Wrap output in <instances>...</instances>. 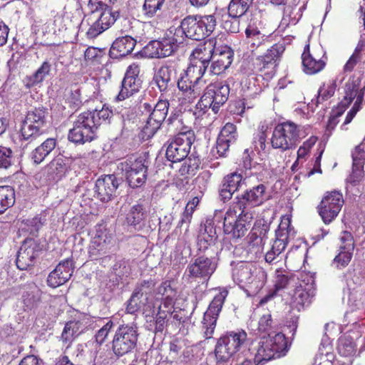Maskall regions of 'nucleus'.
Returning a JSON list of instances; mask_svg holds the SVG:
<instances>
[{
	"label": "nucleus",
	"mask_w": 365,
	"mask_h": 365,
	"mask_svg": "<svg viewBox=\"0 0 365 365\" xmlns=\"http://www.w3.org/2000/svg\"><path fill=\"white\" fill-rule=\"evenodd\" d=\"M230 94V86L222 82L209 84L201 97L199 104L205 108L210 107L217 113L221 106L227 101Z\"/></svg>",
	"instance_id": "obj_16"
},
{
	"label": "nucleus",
	"mask_w": 365,
	"mask_h": 365,
	"mask_svg": "<svg viewBox=\"0 0 365 365\" xmlns=\"http://www.w3.org/2000/svg\"><path fill=\"white\" fill-rule=\"evenodd\" d=\"M314 294L315 290L312 283L305 285L300 284L295 288L292 294V304L299 311L304 306L310 304L311 299Z\"/></svg>",
	"instance_id": "obj_32"
},
{
	"label": "nucleus",
	"mask_w": 365,
	"mask_h": 365,
	"mask_svg": "<svg viewBox=\"0 0 365 365\" xmlns=\"http://www.w3.org/2000/svg\"><path fill=\"white\" fill-rule=\"evenodd\" d=\"M284 50V43H277L268 48L264 55L258 56L256 63L259 71L271 69L270 72H272L276 66V62L279 59Z\"/></svg>",
	"instance_id": "obj_29"
},
{
	"label": "nucleus",
	"mask_w": 365,
	"mask_h": 365,
	"mask_svg": "<svg viewBox=\"0 0 365 365\" xmlns=\"http://www.w3.org/2000/svg\"><path fill=\"white\" fill-rule=\"evenodd\" d=\"M145 53L150 58H165L171 56L170 48L161 40L150 41L144 48Z\"/></svg>",
	"instance_id": "obj_39"
},
{
	"label": "nucleus",
	"mask_w": 365,
	"mask_h": 365,
	"mask_svg": "<svg viewBox=\"0 0 365 365\" xmlns=\"http://www.w3.org/2000/svg\"><path fill=\"white\" fill-rule=\"evenodd\" d=\"M354 165H364L365 160V152L361 145H358L354 148L351 154Z\"/></svg>",
	"instance_id": "obj_64"
},
{
	"label": "nucleus",
	"mask_w": 365,
	"mask_h": 365,
	"mask_svg": "<svg viewBox=\"0 0 365 365\" xmlns=\"http://www.w3.org/2000/svg\"><path fill=\"white\" fill-rule=\"evenodd\" d=\"M294 237V228L291 226V220L288 217H284L276 232V239L272 243V247L265 255V261L269 264H277L284 259L283 252L287 245V240Z\"/></svg>",
	"instance_id": "obj_8"
},
{
	"label": "nucleus",
	"mask_w": 365,
	"mask_h": 365,
	"mask_svg": "<svg viewBox=\"0 0 365 365\" xmlns=\"http://www.w3.org/2000/svg\"><path fill=\"white\" fill-rule=\"evenodd\" d=\"M140 299L139 293L138 292H133L127 304V313L135 314L140 309L141 303Z\"/></svg>",
	"instance_id": "obj_58"
},
{
	"label": "nucleus",
	"mask_w": 365,
	"mask_h": 365,
	"mask_svg": "<svg viewBox=\"0 0 365 365\" xmlns=\"http://www.w3.org/2000/svg\"><path fill=\"white\" fill-rule=\"evenodd\" d=\"M169 107L170 103L166 99H159L154 106L148 103L143 104L144 111L149 113V117L142 130L143 138L149 139L155 135L165 120Z\"/></svg>",
	"instance_id": "obj_9"
},
{
	"label": "nucleus",
	"mask_w": 365,
	"mask_h": 365,
	"mask_svg": "<svg viewBox=\"0 0 365 365\" xmlns=\"http://www.w3.org/2000/svg\"><path fill=\"white\" fill-rule=\"evenodd\" d=\"M259 128H260L261 131L257 135V138L254 141L255 148L256 150H257L258 152H259L261 150H264V149L266 148L265 143H266L267 135L265 134V130H266V128H267V127L264 125H261L259 126Z\"/></svg>",
	"instance_id": "obj_63"
},
{
	"label": "nucleus",
	"mask_w": 365,
	"mask_h": 365,
	"mask_svg": "<svg viewBox=\"0 0 365 365\" xmlns=\"http://www.w3.org/2000/svg\"><path fill=\"white\" fill-rule=\"evenodd\" d=\"M339 249L354 250V238L349 232L344 231L341 233L339 237Z\"/></svg>",
	"instance_id": "obj_57"
},
{
	"label": "nucleus",
	"mask_w": 365,
	"mask_h": 365,
	"mask_svg": "<svg viewBox=\"0 0 365 365\" xmlns=\"http://www.w3.org/2000/svg\"><path fill=\"white\" fill-rule=\"evenodd\" d=\"M39 251L38 245L33 239L24 240L16 257V266L21 270H26L34 263Z\"/></svg>",
	"instance_id": "obj_26"
},
{
	"label": "nucleus",
	"mask_w": 365,
	"mask_h": 365,
	"mask_svg": "<svg viewBox=\"0 0 365 365\" xmlns=\"http://www.w3.org/2000/svg\"><path fill=\"white\" fill-rule=\"evenodd\" d=\"M73 269V262L71 259L68 258L60 262L48 274L47 284L52 288H56L65 284L72 276Z\"/></svg>",
	"instance_id": "obj_25"
},
{
	"label": "nucleus",
	"mask_w": 365,
	"mask_h": 365,
	"mask_svg": "<svg viewBox=\"0 0 365 365\" xmlns=\"http://www.w3.org/2000/svg\"><path fill=\"white\" fill-rule=\"evenodd\" d=\"M217 268L215 258L202 255L191 262L185 269V274L191 279L207 281Z\"/></svg>",
	"instance_id": "obj_20"
},
{
	"label": "nucleus",
	"mask_w": 365,
	"mask_h": 365,
	"mask_svg": "<svg viewBox=\"0 0 365 365\" xmlns=\"http://www.w3.org/2000/svg\"><path fill=\"white\" fill-rule=\"evenodd\" d=\"M175 297H165L162 299L161 304L158 307V312H163L166 315L170 316L174 309Z\"/></svg>",
	"instance_id": "obj_62"
},
{
	"label": "nucleus",
	"mask_w": 365,
	"mask_h": 365,
	"mask_svg": "<svg viewBox=\"0 0 365 365\" xmlns=\"http://www.w3.org/2000/svg\"><path fill=\"white\" fill-rule=\"evenodd\" d=\"M242 184V177L240 174L233 173L224 178L220 189V195L223 200H230L234 192Z\"/></svg>",
	"instance_id": "obj_35"
},
{
	"label": "nucleus",
	"mask_w": 365,
	"mask_h": 365,
	"mask_svg": "<svg viewBox=\"0 0 365 365\" xmlns=\"http://www.w3.org/2000/svg\"><path fill=\"white\" fill-rule=\"evenodd\" d=\"M14 203V192L9 186L0 187V214L4 212Z\"/></svg>",
	"instance_id": "obj_44"
},
{
	"label": "nucleus",
	"mask_w": 365,
	"mask_h": 365,
	"mask_svg": "<svg viewBox=\"0 0 365 365\" xmlns=\"http://www.w3.org/2000/svg\"><path fill=\"white\" fill-rule=\"evenodd\" d=\"M46 115L47 112L44 108H35L29 110L21 125L22 139L31 142L43 134Z\"/></svg>",
	"instance_id": "obj_11"
},
{
	"label": "nucleus",
	"mask_w": 365,
	"mask_h": 365,
	"mask_svg": "<svg viewBox=\"0 0 365 365\" xmlns=\"http://www.w3.org/2000/svg\"><path fill=\"white\" fill-rule=\"evenodd\" d=\"M203 76L190 66L180 73L177 86L187 103H193L200 96L202 86L206 83V81L202 79Z\"/></svg>",
	"instance_id": "obj_10"
},
{
	"label": "nucleus",
	"mask_w": 365,
	"mask_h": 365,
	"mask_svg": "<svg viewBox=\"0 0 365 365\" xmlns=\"http://www.w3.org/2000/svg\"><path fill=\"white\" fill-rule=\"evenodd\" d=\"M90 318L87 315H81L77 319L67 322L61 334V340L67 347L82 334L88 327Z\"/></svg>",
	"instance_id": "obj_27"
},
{
	"label": "nucleus",
	"mask_w": 365,
	"mask_h": 365,
	"mask_svg": "<svg viewBox=\"0 0 365 365\" xmlns=\"http://www.w3.org/2000/svg\"><path fill=\"white\" fill-rule=\"evenodd\" d=\"M227 295L228 291L226 289H220L204 314L200 329L203 336L207 339L212 337L219 314Z\"/></svg>",
	"instance_id": "obj_13"
},
{
	"label": "nucleus",
	"mask_w": 365,
	"mask_h": 365,
	"mask_svg": "<svg viewBox=\"0 0 365 365\" xmlns=\"http://www.w3.org/2000/svg\"><path fill=\"white\" fill-rule=\"evenodd\" d=\"M51 68V64L49 61H45L35 73L28 78L26 86L31 88L41 82L49 74Z\"/></svg>",
	"instance_id": "obj_42"
},
{
	"label": "nucleus",
	"mask_w": 365,
	"mask_h": 365,
	"mask_svg": "<svg viewBox=\"0 0 365 365\" xmlns=\"http://www.w3.org/2000/svg\"><path fill=\"white\" fill-rule=\"evenodd\" d=\"M155 283L153 280H144L136 287L134 292H138L139 293V296L140 298L143 295H145L147 297L152 292Z\"/></svg>",
	"instance_id": "obj_61"
},
{
	"label": "nucleus",
	"mask_w": 365,
	"mask_h": 365,
	"mask_svg": "<svg viewBox=\"0 0 365 365\" xmlns=\"http://www.w3.org/2000/svg\"><path fill=\"white\" fill-rule=\"evenodd\" d=\"M217 238L216 230L211 223L205 225L200 230L197 236V247L200 251H205L209 247L215 245V242Z\"/></svg>",
	"instance_id": "obj_38"
},
{
	"label": "nucleus",
	"mask_w": 365,
	"mask_h": 365,
	"mask_svg": "<svg viewBox=\"0 0 365 365\" xmlns=\"http://www.w3.org/2000/svg\"><path fill=\"white\" fill-rule=\"evenodd\" d=\"M113 322L111 320H108L100 329H98L95 335V341L98 344L101 345L105 342L111 329L113 328Z\"/></svg>",
	"instance_id": "obj_56"
},
{
	"label": "nucleus",
	"mask_w": 365,
	"mask_h": 365,
	"mask_svg": "<svg viewBox=\"0 0 365 365\" xmlns=\"http://www.w3.org/2000/svg\"><path fill=\"white\" fill-rule=\"evenodd\" d=\"M245 34L247 43L250 45L251 48H258L264 44L267 41L265 36L262 34L259 31L256 29L247 28L245 30Z\"/></svg>",
	"instance_id": "obj_45"
},
{
	"label": "nucleus",
	"mask_w": 365,
	"mask_h": 365,
	"mask_svg": "<svg viewBox=\"0 0 365 365\" xmlns=\"http://www.w3.org/2000/svg\"><path fill=\"white\" fill-rule=\"evenodd\" d=\"M336 88V80L329 81L327 83H324L318 91V96L317 103H320L324 101H327L334 96Z\"/></svg>",
	"instance_id": "obj_48"
},
{
	"label": "nucleus",
	"mask_w": 365,
	"mask_h": 365,
	"mask_svg": "<svg viewBox=\"0 0 365 365\" xmlns=\"http://www.w3.org/2000/svg\"><path fill=\"white\" fill-rule=\"evenodd\" d=\"M118 168L125 173L128 185L131 187H140L145 182L148 165L143 158H130L119 163Z\"/></svg>",
	"instance_id": "obj_14"
},
{
	"label": "nucleus",
	"mask_w": 365,
	"mask_h": 365,
	"mask_svg": "<svg viewBox=\"0 0 365 365\" xmlns=\"http://www.w3.org/2000/svg\"><path fill=\"white\" fill-rule=\"evenodd\" d=\"M265 187L258 185L247 191L239 198L236 208L238 210H248L247 205L257 206L261 205L265 200Z\"/></svg>",
	"instance_id": "obj_30"
},
{
	"label": "nucleus",
	"mask_w": 365,
	"mask_h": 365,
	"mask_svg": "<svg viewBox=\"0 0 365 365\" xmlns=\"http://www.w3.org/2000/svg\"><path fill=\"white\" fill-rule=\"evenodd\" d=\"M233 281L250 294L257 293L267 280V273L252 263L240 262L232 269Z\"/></svg>",
	"instance_id": "obj_1"
},
{
	"label": "nucleus",
	"mask_w": 365,
	"mask_h": 365,
	"mask_svg": "<svg viewBox=\"0 0 365 365\" xmlns=\"http://www.w3.org/2000/svg\"><path fill=\"white\" fill-rule=\"evenodd\" d=\"M67 170L66 160L62 155L53 158L43 170L48 181H58L62 178Z\"/></svg>",
	"instance_id": "obj_34"
},
{
	"label": "nucleus",
	"mask_w": 365,
	"mask_h": 365,
	"mask_svg": "<svg viewBox=\"0 0 365 365\" xmlns=\"http://www.w3.org/2000/svg\"><path fill=\"white\" fill-rule=\"evenodd\" d=\"M304 127L292 121H286L276 125L271 138L273 148L286 151L296 147L299 140L306 135Z\"/></svg>",
	"instance_id": "obj_4"
},
{
	"label": "nucleus",
	"mask_w": 365,
	"mask_h": 365,
	"mask_svg": "<svg viewBox=\"0 0 365 365\" xmlns=\"http://www.w3.org/2000/svg\"><path fill=\"white\" fill-rule=\"evenodd\" d=\"M292 15H293L292 6H284V10H283L282 19L279 25V29L280 31L285 30L287 29V27H288V26L290 24L295 25L297 23L298 19L296 17V16H292Z\"/></svg>",
	"instance_id": "obj_53"
},
{
	"label": "nucleus",
	"mask_w": 365,
	"mask_h": 365,
	"mask_svg": "<svg viewBox=\"0 0 365 365\" xmlns=\"http://www.w3.org/2000/svg\"><path fill=\"white\" fill-rule=\"evenodd\" d=\"M168 317L163 312H158L155 317H148L146 319V329L155 334L162 333L167 326Z\"/></svg>",
	"instance_id": "obj_41"
},
{
	"label": "nucleus",
	"mask_w": 365,
	"mask_h": 365,
	"mask_svg": "<svg viewBox=\"0 0 365 365\" xmlns=\"http://www.w3.org/2000/svg\"><path fill=\"white\" fill-rule=\"evenodd\" d=\"M250 6L242 0H232L228 6L229 16L238 19L247 12Z\"/></svg>",
	"instance_id": "obj_47"
},
{
	"label": "nucleus",
	"mask_w": 365,
	"mask_h": 365,
	"mask_svg": "<svg viewBox=\"0 0 365 365\" xmlns=\"http://www.w3.org/2000/svg\"><path fill=\"white\" fill-rule=\"evenodd\" d=\"M284 271L277 270L274 280V289L278 292L286 288L289 283V278Z\"/></svg>",
	"instance_id": "obj_60"
},
{
	"label": "nucleus",
	"mask_w": 365,
	"mask_h": 365,
	"mask_svg": "<svg viewBox=\"0 0 365 365\" xmlns=\"http://www.w3.org/2000/svg\"><path fill=\"white\" fill-rule=\"evenodd\" d=\"M138 329L135 326H121L115 331L112 344L113 353L123 356L136 346L138 341Z\"/></svg>",
	"instance_id": "obj_15"
},
{
	"label": "nucleus",
	"mask_w": 365,
	"mask_h": 365,
	"mask_svg": "<svg viewBox=\"0 0 365 365\" xmlns=\"http://www.w3.org/2000/svg\"><path fill=\"white\" fill-rule=\"evenodd\" d=\"M214 49L211 42L198 45L191 53L189 66L204 76L208 69Z\"/></svg>",
	"instance_id": "obj_23"
},
{
	"label": "nucleus",
	"mask_w": 365,
	"mask_h": 365,
	"mask_svg": "<svg viewBox=\"0 0 365 365\" xmlns=\"http://www.w3.org/2000/svg\"><path fill=\"white\" fill-rule=\"evenodd\" d=\"M136 45V40L130 36L117 38L110 49V56L118 58L130 54Z\"/></svg>",
	"instance_id": "obj_31"
},
{
	"label": "nucleus",
	"mask_w": 365,
	"mask_h": 365,
	"mask_svg": "<svg viewBox=\"0 0 365 365\" xmlns=\"http://www.w3.org/2000/svg\"><path fill=\"white\" fill-rule=\"evenodd\" d=\"M22 297L24 304L29 309L34 308L40 299L39 295L36 294L35 291L26 292L24 293Z\"/></svg>",
	"instance_id": "obj_59"
},
{
	"label": "nucleus",
	"mask_w": 365,
	"mask_h": 365,
	"mask_svg": "<svg viewBox=\"0 0 365 365\" xmlns=\"http://www.w3.org/2000/svg\"><path fill=\"white\" fill-rule=\"evenodd\" d=\"M139 73L140 67L137 63L128 66L121 83L120 91L116 97L118 101H123L139 91L142 84Z\"/></svg>",
	"instance_id": "obj_22"
},
{
	"label": "nucleus",
	"mask_w": 365,
	"mask_h": 365,
	"mask_svg": "<svg viewBox=\"0 0 365 365\" xmlns=\"http://www.w3.org/2000/svg\"><path fill=\"white\" fill-rule=\"evenodd\" d=\"M88 7L90 14L86 21L90 25L86 36L94 38L113 25L119 16L118 11H113L111 6L103 5L96 0H89Z\"/></svg>",
	"instance_id": "obj_2"
},
{
	"label": "nucleus",
	"mask_w": 365,
	"mask_h": 365,
	"mask_svg": "<svg viewBox=\"0 0 365 365\" xmlns=\"http://www.w3.org/2000/svg\"><path fill=\"white\" fill-rule=\"evenodd\" d=\"M118 185V180L114 175H105L96 180L95 192L100 200L108 202L115 195Z\"/></svg>",
	"instance_id": "obj_28"
},
{
	"label": "nucleus",
	"mask_w": 365,
	"mask_h": 365,
	"mask_svg": "<svg viewBox=\"0 0 365 365\" xmlns=\"http://www.w3.org/2000/svg\"><path fill=\"white\" fill-rule=\"evenodd\" d=\"M85 115H88L92 117L94 126L96 129L101 124H108L110 123V120L113 116V113L108 106L103 105L101 109H97L92 111L84 112Z\"/></svg>",
	"instance_id": "obj_40"
},
{
	"label": "nucleus",
	"mask_w": 365,
	"mask_h": 365,
	"mask_svg": "<svg viewBox=\"0 0 365 365\" xmlns=\"http://www.w3.org/2000/svg\"><path fill=\"white\" fill-rule=\"evenodd\" d=\"M240 210L241 212L238 214L236 207H230L224 216V232L235 239L245 235L253 219V215L249 210Z\"/></svg>",
	"instance_id": "obj_6"
},
{
	"label": "nucleus",
	"mask_w": 365,
	"mask_h": 365,
	"mask_svg": "<svg viewBox=\"0 0 365 365\" xmlns=\"http://www.w3.org/2000/svg\"><path fill=\"white\" fill-rule=\"evenodd\" d=\"M15 163L13 150L6 146L0 145V169L6 170Z\"/></svg>",
	"instance_id": "obj_50"
},
{
	"label": "nucleus",
	"mask_w": 365,
	"mask_h": 365,
	"mask_svg": "<svg viewBox=\"0 0 365 365\" xmlns=\"http://www.w3.org/2000/svg\"><path fill=\"white\" fill-rule=\"evenodd\" d=\"M113 247L112 234L106 229L99 227L89 246V256L92 259L108 261L110 257L107 255Z\"/></svg>",
	"instance_id": "obj_19"
},
{
	"label": "nucleus",
	"mask_w": 365,
	"mask_h": 365,
	"mask_svg": "<svg viewBox=\"0 0 365 365\" xmlns=\"http://www.w3.org/2000/svg\"><path fill=\"white\" fill-rule=\"evenodd\" d=\"M353 251L354 250L339 249V254L333 260V265L339 269L346 267L352 258Z\"/></svg>",
	"instance_id": "obj_52"
},
{
	"label": "nucleus",
	"mask_w": 365,
	"mask_h": 365,
	"mask_svg": "<svg viewBox=\"0 0 365 365\" xmlns=\"http://www.w3.org/2000/svg\"><path fill=\"white\" fill-rule=\"evenodd\" d=\"M186 37L195 41H201L210 35L216 26L214 15L188 16L182 21Z\"/></svg>",
	"instance_id": "obj_7"
},
{
	"label": "nucleus",
	"mask_w": 365,
	"mask_h": 365,
	"mask_svg": "<svg viewBox=\"0 0 365 365\" xmlns=\"http://www.w3.org/2000/svg\"><path fill=\"white\" fill-rule=\"evenodd\" d=\"M337 349L340 355L350 356L356 352V344L350 336L344 335L339 339Z\"/></svg>",
	"instance_id": "obj_43"
},
{
	"label": "nucleus",
	"mask_w": 365,
	"mask_h": 365,
	"mask_svg": "<svg viewBox=\"0 0 365 365\" xmlns=\"http://www.w3.org/2000/svg\"><path fill=\"white\" fill-rule=\"evenodd\" d=\"M146 217V213L141 205H133L126 217L128 224L136 225L140 224Z\"/></svg>",
	"instance_id": "obj_46"
},
{
	"label": "nucleus",
	"mask_w": 365,
	"mask_h": 365,
	"mask_svg": "<svg viewBox=\"0 0 365 365\" xmlns=\"http://www.w3.org/2000/svg\"><path fill=\"white\" fill-rule=\"evenodd\" d=\"M273 329V322L272 319V316L270 314L267 313L266 314H263L257 326V331L259 334L269 336V333L271 335H274V334H277L278 332H275L272 330Z\"/></svg>",
	"instance_id": "obj_49"
},
{
	"label": "nucleus",
	"mask_w": 365,
	"mask_h": 365,
	"mask_svg": "<svg viewBox=\"0 0 365 365\" xmlns=\"http://www.w3.org/2000/svg\"><path fill=\"white\" fill-rule=\"evenodd\" d=\"M247 339V333L243 330L227 332L218 339L215 345V355L217 361H228L245 344Z\"/></svg>",
	"instance_id": "obj_5"
},
{
	"label": "nucleus",
	"mask_w": 365,
	"mask_h": 365,
	"mask_svg": "<svg viewBox=\"0 0 365 365\" xmlns=\"http://www.w3.org/2000/svg\"><path fill=\"white\" fill-rule=\"evenodd\" d=\"M173 73V68L168 66H163L155 72L153 81L162 94L167 93L174 88L175 83L172 81Z\"/></svg>",
	"instance_id": "obj_33"
},
{
	"label": "nucleus",
	"mask_w": 365,
	"mask_h": 365,
	"mask_svg": "<svg viewBox=\"0 0 365 365\" xmlns=\"http://www.w3.org/2000/svg\"><path fill=\"white\" fill-rule=\"evenodd\" d=\"M186 34L182 29V24L179 26H171L164 34L163 42L170 48V51L173 54L178 48L179 45L182 43L185 39Z\"/></svg>",
	"instance_id": "obj_36"
},
{
	"label": "nucleus",
	"mask_w": 365,
	"mask_h": 365,
	"mask_svg": "<svg viewBox=\"0 0 365 365\" xmlns=\"http://www.w3.org/2000/svg\"><path fill=\"white\" fill-rule=\"evenodd\" d=\"M218 137L227 140L231 143H235L237 138L236 126L232 123H226L222 128Z\"/></svg>",
	"instance_id": "obj_54"
},
{
	"label": "nucleus",
	"mask_w": 365,
	"mask_h": 365,
	"mask_svg": "<svg viewBox=\"0 0 365 365\" xmlns=\"http://www.w3.org/2000/svg\"><path fill=\"white\" fill-rule=\"evenodd\" d=\"M67 101L74 108H78L82 104L81 88L77 86L71 87L69 93L67 96Z\"/></svg>",
	"instance_id": "obj_55"
},
{
	"label": "nucleus",
	"mask_w": 365,
	"mask_h": 365,
	"mask_svg": "<svg viewBox=\"0 0 365 365\" xmlns=\"http://www.w3.org/2000/svg\"><path fill=\"white\" fill-rule=\"evenodd\" d=\"M93 123L91 116L85 115L84 113L80 114L75 120L73 128L69 130V140L76 144L93 140L97 130Z\"/></svg>",
	"instance_id": "obj_18"
},
{
	"label": "nucleus",
	"mask_w": 365,
	"mask_h": 365,
	"mask_svg": "<svg viewBox=\"0 0 365 365\" xmlns=\"http://www.w3.org/2000/svg\"><path fill=\"white\" fill-rule=\"evenodd\" d=\"M194 140V133L190 130L180 132L168 142L166 158L172 163L185 160L190 150Z\"/></svg>",
	"instance_id": "obj_12"
},
{
	"label": "nucleus",
	"mask_w": 365,
	"mask_h": 365,
	"mask_svg": "<svg viewBox=\"0 0 365 365\" xmlns=\"http://www.w3.org/2000/svg\"><path fill=\"white\" fill-rule=\"evenodd\" d=\"M233 61V51L227 46L215 48L209 65V73L220 75L227 69Z\"/></svg>",
	"instance_id": "obj_24"
},
{
	"label": "nucleus",
	"mask_w": 365,
	"mask_h": 365,
	"mask_svg": "<svg viewBox=\"0 0 365 365\" xmlns=\"http://www.w3.org/2000/svg\"><path fill=\"white\" fill-rule=\"evenodd\" d=\"M365 86L359 89L358 85L354 81L346 83L344 86V96L339 104V112H344V110L351 104L354 98L355 103L351 109L348 112L342 127L351 123L357 112L359 110L361 104L364 100Z\"/></svg>",
	"instance_id": "obj_17"
},
{
	"label": "nucleus",
	"mask_w": 365,
	"mask_h": 365,
	"mask_svg": "<svg viewBox=\"0 0 365 365\" xmlns=\"http://www.w3.org/2000/svg\"><path fill=\"white\" fill-rule=\"evenodd\" d=\"M344 204L342 194L338 191L327 192L323 197L318 212L323 222L329 224L338 215Z\"/></svg>",
	"instance_id": "obj_21"
},
{
	"label": "nucleus",
	"mask_w": 365,
	"mask_h": 365,
	"mask_svg": "<svg viewBox=\"0 0 365 365\" xmlns=\"http://www.w3.org/2000/svg\"><path fill=\"white\" fill-rule=\"evenodd\" d=\"M304 71L307 74H314L323 69L325 63L321 59L320 55L312 54L309 51V45L304 47L302 55Z\"/></svg>",
	"instance_id": "obj_37"
},
{
	"label": "nucleus",
	"mask_w": 365,
	"mask_h": 365,
	"mask_svg": "<svg viewBox=\"0 0 365 365\" xmlns=\"http://www.w3.org/2000/svg\"><path fill=\"white\" fill-rule=\"evenodd\" d=\"M255 351L254 360L257 364L268 361L272 359L284 356L287 352V341L281 332L269 336L262 335L257 345L253 349Z\"/></svg>",
	"instance_id": "obj_3"
},
{
	"label": "nucleus",
	"mask_w": 365,
	"mask_h": 365,
	"mask_svg": "<svg viewBox=\"0 0 365 365\" xmlns=\"http://www.w3.org/2000/svg\"><path fill=\"white\" fill-rule=\"evenodd\" d=\"M165 1V0H145L143 6V14L148 18L154 16L161 10Z\"/></svg>",
	"instance_id": "obj_51"
}]
</instances>
